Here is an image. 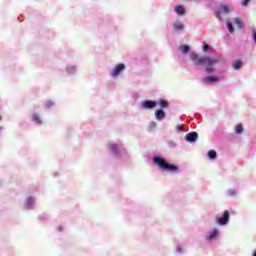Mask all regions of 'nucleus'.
<instances>
[{
	"instance_id": "obj_1",
	"label": "nucleus",
	"mask_w": 256,
	"mask_h": 256,
	"mask_svg": "<svg viewBox=\"0 0 256 256\" xmlns=\"http://www.w3.org/2000/svg\"><path fill=\"white\" fill-rule=\"evenodd\" d=\"M190 59L197 67L205 68L206 73L215 72V65L219 63V60L217 58H212L209 56H199V54L195 52L191 53Z\"/></svg>"
},
{
	"instance_id": "obj_2",
	"label": "nucleus",
	"mask_w": 256,
	"mask_h": 256,
	"mask_svg": "<svg viewBox=\"0 0 256 256\" xmlns=\"http://www.w3.org/2000/svg\"><path fill=\"white\" fill-rule=\"evenodd\" d=\"M153 162L158 165L160 169H164V171H170L171 173H175V171L179 170V167H177V165L169 164L161 157H154Z\"/></svg>"
},
{
	"instance_id": "obj_3",
	"label": "nucleus",
	"mask_w": 256,
	"mask_h": 256,
	"mask_svg": "<svg viewBox=\"0 0 256 256\" xmlns=\"http://www.w3.org/2000/svg\"><path fill=\"white\" fill-rule=\"evenodd\" d=\"M230 217L231 214L229 213V210L224 211L222 217L216 218L217 225H227L229 223Z\"/></svg>"
},
{
	"instance_id": "obj_4",
	"label": "nucleus",
	"mask_w": 256,
	"mask_h": 256,
	"mask_svg": "<svg viewBox=\"0 0 256 256\" xmlns=\"http://www.w3.org/2000/svg\"><path fill=\"white\" fill-rule=\"evenodd\" d=\"M221 13H231L229 5H220L219 10L215 11V16L217 19H221Z\"/></svg>"
},
{
	"instance_id": "obj_5",
	"label": "nucleus",
	"mask_w": 256,
	"mask_h": 256,
	"mask_svg": "<svg viewBox=\"0 0 256 256\" xmlns=\"http://www.w3.org/2000/svg\"><path fill=\"white\" fill-rule=\"evenodd\" d=\"M198 138L199 134H197V132H190L185 136L186 141H188L189 143H195Z\"/></svg>"
},
{
	"instance_id": "obj_6",
	"label": "nucleus",
	"mask_w": 256,
	"mask_h": 256,
	"mask_svg": "<svg viewBox=\"0 0 256 256\" xmlns=\"http://www.w3.org/2000/svg\"><path fill=\"white\" fill-rule=\"evenodd\" d=\"M121 71H125V64H118L112 71V77H117L121 73Z\"/></svg>"
},
{
	"instance_id": "obj_7",
	"label": "nucleus",
	"mask_w": 256,
	"mask_h": 256,
	"mask_svg": "<svg viewBox=\"0 0 256 256\" xmlns=\"http://www.w3.org/2000/svg\"><path fill=\"white\" fill-rule=\"evenodd\" d=\"M205 85H209V83H217L219 81V76H207L202 79Z\"/></svg>"
},
{
	"instance_id": "obj_8",
	"label": "nucleus",
	"mask_w": 256,
	"mask_h": 256,
	"mask_svg": "<svg viewBox=\"0 0 256 256\" xmlns=\"http://www.w3.org/2000/svg\"><path fill=\"white\" fill-rule=\"evenodd\" d=\"M156 106H157V102L151 101V100H146L142 103L143 109H153Z\"/></svg>"
},
{
	"instance_id": "obj_9",
	"label": "nucleus",
	"mask_w": 256,
	"mask_h": 256,
	"mask_svg": "<svg viewBox=\"0 0 256 256\" xmlns=\"http://www.w3.org/2000/svg\"><path fill=\"white\" fill-rule=\"evenodd\" d=\"M173 27L175 31H184L185 29V25L181 21L175 22Z\"/></svg>"
},
{
	"instance_id": "obj_10",
	"label": "nucleus",
	"mask_w": 256,
	"mask_h": 256,
	"mask_svg": "<svg viewBox=\"0 0 256 256\" xmlns=\"http://www.w3.org/2000/svg\"><path fill=\"white\" fill-rule=\"evenodd\" d=\"M155 117L158 121L165 119V112L163 110H156Z\"/></svg>"
},
{
	"instance_id": "obj_11",
	"label": "nucleus",
	"mask_w": 256,
	"mask_h": 256,
	"mask_svg": "<svg viewBox=\"0 0 256 256\" xmlns=\"http://www.w3.org/2000/svg\"><path fill=\"white\" fill-rule=\"evenodd\" d=\"M175 11L177 15H185V8L182 5L176 6Z\"/></svg>"
},
{
	"instance_id": "obj_12",
	"label": "nucleus",
	"mask_w": 256,
	"mask_h": 256,
	"mask_svg": "<svg viewBox=\"0 0 256 256\" xmlns=\"http://www.w3.org/2000/svg\"><path fill=\"white\" fill-rule=\"evenodd\" d=\"M234 131L237 135H241V133H243V124L236 125Z\"/></svg>"
},
{
	"instance_id": "obj_13",
	"label": "nucleus",
	"mask_w": 256,
	"mask_h": 256,
	"mask_svg": "<svg viewBox=\"0 0 256 256\" xmlns=\"http://www.w3.org/2000/svg\"><path fill=\"white\" fill-rule=\"evenodd\" d=\"M159 105L161 109H167V107H169V102H167V100L161 99L159 101Z\"/></svg>"
},
{
	"instance_id": "obj_14",
	"label": "nucleus",
	"mask_w": 256,
	"mask_h": 256,
	"mask_svg": "<svg viewBox=\"0 0 256 256\" xmlns=\"http://www.w3.org/2000/svg\"><path fill=\"white\" fill-rule=\"evenodd\" d=\"M217 235H219V230L217 228H215L213 230V232H210L209 234V239L212 240V239H215V237H217Z\"/></svg>"
},
{
	"instance_id": "obj_15",
	"label": "nucleus",
	"mask_w": 256,
	"mask_h": 256,
	"mask_svg": "<svg viewBox=\"0 0 256 256\" xmlns=\"http://www.w3.org/2000/svg\"><path fill=\"white\" fill-rule=\"evenodd\" d=\"M32 121H34V123H37V125H41V118L37 114L32 115Z\"/></svg>"
},
{
	"instance_id": "obj_16",
	"label": "nucleus",
	"mask_w": 256,
	"mask_h": 256,
	"mask_svg": "<svg viewBox=\"0 0 256 256\" xmlns=\"http://www.w3.org/2000/svg\"><path fill=\"white\" fill-rule=\"evenodd\" d=\"M208 157H209V159H216L217 158V152L215 150L208 151Z\"/></svg>"
},
{
	"instance_id": "obj_17",
	"label": "nucleus",
	"mask_w": 256,
	"mask_h": 256,
	"mask_svg": "<svg viewBox=\"0 0 256 256\" xmlns=\"http://www.w3.org/2000/svg\"><path fill=\"white\" fill-rule=\"evenodd\" d=\"M234 23L238 27V29H241L243 27V22H241V19L234 18Z\"/></svg>"
},
{
	"instance_id": "obj_18",
	"label": "nucleus",
	"mask_w": 256,
	"mask_h": 256,
	"mask_svg": "<svg viewBox=\"0 0 256 256\" xmlns=\"http://www.w3.org/2000/svg\"><path fill=\"white\" fill-rule=\"evenodd\" d=\"M240 67H243V62H241L240 60H237L234 62L233 64V69H239Z\"/></svg>"
},
{
	"instance_id": "obj_19",
	"label": "nucleus",
	"mask_w": 256,
	"mask_h": 256,
	"mask_svg": "<svg viewBox=\"0 0 256 256\" xmlns=\"http://www.w3.org/2000/svg\"><path fill=\"white\" fill-rule=\"evenodd\" d=\"M180 50L182 51V53L187 54V52L190 51L191 48L185 45V46H180Z\"/></svg>"
},
{
	"instance_id": "obj_20",
	"label": "nucleus",
	"mask_w": 256,
	"mask_h": 256,
	"mask_svg": "<svg viewBox=\"0 0 256 256\" xmlns=\"http://www.w3.org/2000/svg\"><path fill=\"white\" fill-rule=\"evenodd\" d=\"M44 107H46V109L53 107V101H51V100L46 101L44 103Z\"/></svg>"
},
{
	"instance_id": "obj_21",
	"label": "nucleus",
	"mask_w": 256,
	"mask_h": 256,
	"mask_svg": "<svg viewBox=\"0 0 256 256\" xmlns=\"http://www.w3.org/2000/svg\"><path fill=\"white\" fill-rule=\"evenodd\" d=\"M109 147L113 151V153H117V151H119V147H117L116 144H112Z\"/></svg>"
},
{
	"instance_id": "obj_22",
	"label": "nucleus",
	"mask_w": 256,
	"mask_h": 256,
	"mask_svg": "<svg viewBox=\"0 0 256 256\" xmlns=\"http://www.w3.org/2000/svg\"><path fill=\"white\" fill-rule=\"evenodd\" d=\"M227 29H228L229 33H233L234 28H233V24H231V22L227 23Z\"/></svg>"
},
{
	"instance_id": "obj_23",
	"label": "nucleus",
	"mask_w": 256,
	"mask_h": 256,
	"mask_svg": "<svg viewBox=\"0 0 256 256\" xmlns=\"http://www.w3.org/2000/svg\"><path fill=\"white\" fill-rule=\"evenodd\" d=\"M249 3H251V0H243L242 1L243 7H247V5H249Z\"/></svg>"
},
{
	"instance_id": "obj_24",
	"label": "nucleus",
	"mask_w": 256,
	"mask_h": 256,
	"mask_svg": "<svg viewBox=\"0 0 256 256\" xmlns=\"http://www.w3.org/2000/svg\"><path fill=\"white\" fill-rule=\"evenodd\" d=\"M252 39H253L254 43H256V31H255V29L252 30Z\"/></svg>"
},
{
	"instance_id": "obj_25",
	"label": "nucleus",
	"mask_w": 256,
	"mask_h": 256,
	"mask_svg": "<svg viewBox=\"0 0 256 256\" xmlns=\"http://www.w3.org/2000/svg\"><path fill=\"white\" fill-rule=\"evenodd\" d=\"M203 51H209V45H207V44H204V46H203Z\"/></svg>"
},
{
	"instance_id": "obj_26",
	"label": "nucleus",
	"mask_w": 256,
	"mask_h": 256,
	"mask_svg": "<svg viewBox=\"0 0 256 256\" xmlns=\"http://www.w3.org/2000/svg\"><path fill=\"white\" fill-rule=\"evenodd\" d=\"M177 129H178V131H183V126L178 125Z\"/></svg>"
},
{
	"instance_id": "obj_27",
	"label": "nucleus",
	"mask_w": 256,
	"mask_h": 256,
	"mask_svg": "<svg viewBox=\"0 0 256 256\" xmlns=\"http://www.w3.org/2000/svg\"><path fill=\"white\" fill-rule=\"evenodd\" d=\"M0 121H3V116L0 115Z\"/></svg>"
},
{
	"instance_id": "obj_28",
	"label": "nucleus",
	"mask_w": 256,
	"mask_h": 256,
	"mask_svg": "<svg viewBox=\"0 0 256 256\" xmlns=\"http://www.w3.org/2000/svg\"><path fill=\"white\" fill-rule=\"evenodd\" d=\"M254 256H256V251L253 253Z\"/></svg>"
},
{
	"instance_id": "obj_29",
	"label": "nucleus",
	"mask_w": 256,
	"mask_h": 256,
	"mask_svg": "<svg viewBox=\"0 0 256 256\" xmlns=\"http://www.w3.org/2000/svg\"><path fill=\"white\" fill-rule=\"evenodd\" d=\"M1 129H3V127H2V126H0V131H1Z\"/></svg>"
}]
</instances>
